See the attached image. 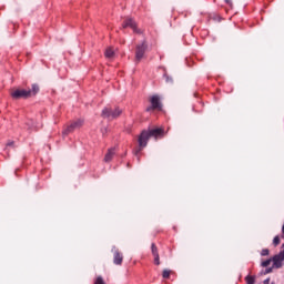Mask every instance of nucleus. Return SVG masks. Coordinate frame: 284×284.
<instances>
[{
  "label": "nucleus",
  "mask_w": 284,
  "mask_h": 284,
  "mask_svg": "<svg viewBox=\"0 0 284 284\" xmlns=\"http://www.w3.org/2000/svg\"><path fill=\"white\" fill-rule=\"evenodd\" d=\"M151 136H154V139H162V136H165V131L162 128L153 129L150 131H142L138 139L140 149L135 151V154H139L143 148L148 146V141H150Z\"/></svg>",
  "instance_id": "obj_1"
},
{
  "label": "nucleus",
  "mask_w": 284,
  "mask_h": 284,
  "mask_svg": "<svg viewBox=\"0 0 284 284\" xmlns=\"http://www.w3.org/2000/svg\"><path fill=\"white\" fill-rule=\"evenodd\" d=\"M123 114V110H121V108H104L102 110V116L104 119H109V120H113V119H119V115Z\"/></svg>",
  "instance_id": "obj_2"
},
{
  "label": "nucleus",
  "mask_w": 284,
  "mask_h": 284,
  "mask_svg": "<svg viewBox=\"0 0 284 284\" xmlns=\"http://www.w3.org/2000/svg\"><path fill=\"white\" fill-rule=\"evenodd\" d=\"M12 99H30L32 97L31 90L18 89L11 92Z\"/></svg>",
  "instance_id": "obj_3"
},
{
  "label": "nucleus",
  "mask_w": 284,
  "mask_h": 284,
  "mask_svg": "<svg viewBox=\"0 0 284 284\" xmlns=\"http://www.w3.org/2000/svg\"><path fill=\"white\" fill-rule=\"evenodd\" d=\"M148 51V43L142 42L141 44L136 45L135 49V61L139 63L143 57H145V52Z\"/></svg>",
  "instance_id": "obj_4"
},
{
  "label": "nucleus",
  "mask_w": 284,
  "mask_h": 284,
  "mask_svg": "<svg viewBox=\"0 0 284 284\" xmlns=\"http://www.w3.org/2000/svg\"><path fill=\"white\" fill-rule=\"evenodd\" d=\"M161 98L159 95H153L151 98V106L146 108V112H150L151 110H161Z\"/></svg>",
  "instance_id": "obj_5"
},
{
  "label": "nucleus",
  "mask_w": 284,
  "mask_h": 284,
  "mask_svg": "<svg viewBox=\"0 0 284 284\" xmlns=\"http://www.w3.org/2000/svg\"><path fill=\"white\" fill-rule=\"evenodd\" d=\"M83 126V120H77L73 123H71L64 131L63 134L68 135L70 132H74V130H79V128Z\"/></svg>",
  "instance_id": "obj_6"
},
{
  "label": "nucleus",
  "mask_w": 284,
  "mask_h": 284,
  "mask_svg": "<svg viewBox=\"0 0 284 284\" xmlns=\"http://www.w3.org/2000/svg\"><path fill=\"white\" fill-rule=\"evenodd\" d=\"M122 28H132L133 32L141 34V30L136 29V22L132 18H126L122 24Z\"/></svg>",
  "instance_id": "obj_7"
},
{
  "label": "nucleus",
  "mask_w": 284,
  "mask_h": 284,
  "mask_svg": "<svg viewBox=\"0 0 284 284\" xmlns=\"http://www.w3.org/2000/svg\"><path fill=\"white\" fill-rule=\"evenodd\" d=\"M283 261H284V253H278L275 256H273V267L275 270H281L283 267Z\"/></svg>",
  "instance_id": "obj_8"
},
{
  "label": "nucleus",
  "mask_w": 284,
  "mask_h": 284,
  "mask_svg": "<svg viewBox=\"0 0 284 284\" xmlns=\"http://www.w3.org/2000/svg\"><path fill=\"white\" fill-rule=\"evenodd\" d=\"M113 263L115 265H121V263H123V255L116 250V247L113 248Z\"/></svg>",
  "instance_id": "obj_9"
},
{
  "label": "nucleus",
  "mask_w": 284,
  "mask_h": 284,
  "mask_svg": "<svg viewBox=\"0 0 284 284\" xmlns=\"http://www.w3.org/2000/svg\"><path fill=\"white\" fill-rule=\"evenodd\" d=\"M114 149H109L108 153L104 156L105 163H110V161H112V159L114 158Z\"/></svg>",
  "instance_id": "obj_10"
},
{
  "label": "nucleus",
  "mask_w": 284,
  "mask_h": 284,
  "mask_svg": "<svg viewBox=\"0 0 284 284\" xmlns=\"http://www.w3.org/2000/svg\"><path fill=\"white\" fill-rule=\"evenodd\" d=\"M104 57L106 59H114V49H112V47H109L104 52Z\"/></svg>",
  "instance_id": "obj_11"
},
{
  "label": "nucleus",
  "mask_w": 284,
  "mask_h": 284,
  "mask_svg": "<svg viewBox=\"0 0 284 284\" xmlns=\"http://www.w3.org/2000/svg\"><path fill=\"white\" fill-rule=\"evenodd\" d=\"M31 97H34L39 92V85L32 84Z\"/></svg>",
  "instance_id": "obj_12"
},
{
  "label": "nucleus",
  "mask_w": 284,
  "mask_h": 284,
  "mask_svg": "<svg viewBox=\"0 0 284 284\" xmlns=\"http://www.w3.org/2000/svg\"><path fill=\"white\" fill-rule=\"evenodd\" d=\"M151 250H152L153 256L159 255V248H156V244H152V245H151Z\"/></svg>",
  "instance_id": "obj_13"
},
{
  "label": "nucleus",
  "mask_w": 284,
  "mask_h": 284,
  "mask_svg": "<svg viewBox=\"0 0 284 284\" xmlns=\"http://www.w3.org/2000/svg\"><path fill=\"white\" fill-rule=\"evenodd\" d=\"M281 244V237H278V235H276L274 239H273V245H280Z\"/></svg>",
  "instance_id": "obj_14"
},
{
  "label": "nucleus",
  "mask_w": 284,
  "mask_h": 284,
  "mask_svg": "<svg viewBox=\"0 0 284 284\" xmlns=\"http://www.w3.org/2000/svg\"><path fill=\"white\" fill-rule=\"evenodd\" d=\"M245 280H246V283H247V284H254V283H255L254 276H250V275H248V276H246Z\"/></svg>",
  "instance_id": "obj_15"
},
{
  "label": "nucleus",
  "mask_w": 284,
  "mask_h": 284,
  "mask_svg": "<svg viewBox=\"0 0 284 284\" xmlns=\"http://www.w3.org/2000/svg\"><path fill=\"white\" fill-rule=\"evenodd\" d=\"M272 261L273 260L270 258V260H266V261L262 262V267H268V265H271Z\"/></svg>",
  "instance_id": "obj_16"
},
{
  "label": "nucleus",
  "mask_w": 284,
  "mask_h": 284,
  "mask_svg": "<svg viewBox=\"0 0 284 284\" xmlns=\"http://www.w3.org/2000/svg\"><path fill=\"white\" fill-rule=\"evenodd\" d=\"M170 274H171L170 270H164L162 273V276L163 278H170Z\"/></svg>",
  "instance_id": "obj_17"
},
{
  "label": "nucleus",
  "mask_w": 284,
  "mask_h": 284,
  "mask_svg": "<svg viewBox=\"0 0 284 284\" xmlns=\"http://www.w3.org/2000/svg\"><path fill=\"white\" fill-rule=\"evenodd\" d=\"M94 284H105V282L103 281V277L99 276L97 277Z\"/></svg>",
  "instance_id": "obj_18"
},
{
  "label": "nucleus",
  "mask_w": 284,
  "mask_h": 284,
  "mask_svg": "<svg viewBox=\"0 0 284 284\" xmlns=\"http://www.w3.org/2000/svg\"><path fill=\"white\" fill-rule=\"evenodd\" d=\"M8 148H14V141H9L6 146V151L8 152Z\"/></svg>",
  "instance_id": "obj_19"
},
{
  "label": "nucleus",
  "mask_w": 284,
  "mask_h": 284,
  "mask_svg": "<svg viewBox=\"0 0 284 284\" xmlns=\"http://www.w3.org/2000/svg\"><path fill=\"white\" fill-rule=\"evenodd\" d=\"M261 255L262 256H268L270 255V250L263 248L262 252H261Z\"/></svg>",
  "instance_id": "obj_20"
},
{
  "label": "nucleus",
  "mask_w": 284,
  "mask_h": 284,
  "mask_svg": "<svg viewBox=\"0 0 284 284\" xmlns=\"http://www.w3.org/2000/svg\"><path fill=\"white\" fill-rule=\"evenodd\" d=\"M154 256V263L155 265H161V262L159 260V255H153Z\"/></svg>",
  "instance_id": "obj_21"
},
{
  "label": "nucleus",
  "mask_w": 284,
  "mask_h": 284,
  "mask_svg": "<svg viewBox=\"0 0 284 284\" xmlns=\"http://www.w3.org/2000/svg\"><path fill=\"white\" fill-rule=\"evenodd\" d=\"M274 268V266L273 267H270V268H266V271H265V274H272V270Z\"/></svg>",
  "instance_id": "obj_22"
},
{
  "label": "nucleus",
  "mask_w": 284,
  "mask_h": 284,
  "mask_svg": "<svg viewBox=\"0 0 284 284\" xmlns=\"http://www.w3.org/2000/svg\"><path fill=\"white\" fill-rule=\"evenodd\" d=\"M263 284H270V278L264 280Z\"/></svg>",
  "instance_id": "obj_23"
},
{
  "label": "nucleus",
  "mask_w": 284,
  "mask_h": 284,
  "mask_svg": "<svg viewBox=\"0 0 284 284\" xmlns=\"http://www.w3.org/2000/svg\"><path fill=\"white\" fill-rule=\"evenodd\" d=\"M229 6H232V0H225Z\"/></svg>",
  "instance_id": "obj_24"
},
{
  "label": "nucleus",
  "mask_w": 284,
  "mask_h": 284,
  "mask_svg": "<svg viewBox=\"0 0 284 284\" xmlns=\"http://www.w3.org/2000/svg\"><path fill=\"white\" fill-rule=\"evenodd\" d=\"M282 251L280 252L281 254H284V243H283V245H282Z\"/></svg>",
  "instance_id": "obj_25"
}]
</instances>
